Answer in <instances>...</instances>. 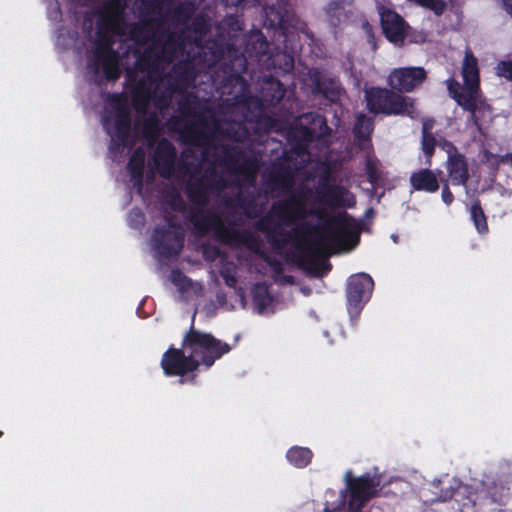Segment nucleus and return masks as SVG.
<instances>
[{
	"mask_svg": "<svg viewBox=\"0 0 512 512\" xmlns=\"http://www.w3.org/2000/svg\"><path fill=\"white\" fill-rule=\"evenodd\" d=\"M313 198L314 224L302 222L291 230H284L274 224L271 214H267L253 226L266 234L273 250L283 256L286 264L303 270L309 276L320 277V184L314 186Z\"/></svg>",
	"mask_w": 512,
	"mask_h": 512,
	"instance_id": "nucleus-1",
	"label": "nucleus"
},
{
	"mask_svg": "<svg viewBox=\"0 0 512 512\" xmlns=\"http://www.w3.org/2000/svg\"><path fill=\"white\" fill-rule=\"evenodd\" d=\"M354 195L344 186L322 184V250L333 253L352 250L359 242L361 232L358 222L344 211L326 213V207H352Z\"/></svg>",
	"mask_w": 512,
	"mask_h": 512,
	"instance_id": "nucleus-2",
	"label": "nucleus"
},
{
	"mask_svg": "<svg viewBox=\"0 0 512 512\" xmlns=\"http://www.w3.org/2000/svg\"><path fill=\"white\" fill-rule=\"evenodd\" d=\"M206 207H190L187 216L188 221L193 225L196 232L205 236L214 231L216 236L223 242L234 246H244L252 253L258 255L271 269L272 278L278 285H294L295 278L292 275L284 274V267L281 261L268 255L262 249L260 238L250 230L229 229L222 221L218 213L205 209Z\"/></svg>",
	"mask_w": 512,
	"mask_h": 512,
	"instance_id": "nucleus-3",
	"label": "nucleus"
},
{
	"mask_svg": "<svg viewBox=\"0 0 512 512\" xmlns=\"http://www.w3.org/2000/svg\"><path fill=\"white\" fill-rule=\"evenodd\" d=\"M345 90L332 78L322 79V145L334 142L338 149H332L322 161V175L336 171L342 164L344 141L338 136L341 118L343 116V101Z\"/></svg>",
	"mask_w": 512,
	"mask_h": 512,
	"instance_id": "nucleus-4",
	"label": "nucleus"
},
{
	"mask_svg": "<svg viewBox=\"0 0 512 512\" xmlns=\"http://www.w3.org/2000/svg\"><path fill=\"white\" fill-rule=\"evenodd\" d=\"M464 87L455 80L448 81V90L456 102L471 113L474 123L481 126L491 120L490 107L479 95V70L472 51L466 50L462 67Z\"/></svg>",
	"mask_w": 512,
	"mask_h": 512,
	"instance_id": "nucleus-5",
	"label": "nucleus"
},
{
	"mask_svg": "<svg viewBox=\"0 0 512 512\" xmlns=\"http://www.w3.org/2000/svg\"><path fill=\"white\" fill-rule=\"evenodd\" d=\"M207 48L210 50L216 63L223 62L224 73L226 76L220 82L222 94L233 95L234 89L239 88L237 94L233 96L236 101L242 97L247 83L242 73L246 71V58L240 53L235 45L224 40H210L207 42Z\"/></svg>",
	"mask_w": 512,
	"mask_h": 512,
	"instance_id": "nucleus-6",
	"label": "nucleus"
},
{
	"mask_svg": "<svg viewBox=\"0 0 512 512\" xmlns=\"http://www.w3.org/2000/svg\"><path fill=\"white\" fill-rule=\"evenodd\" d=\"M212 158L215 164L224 168L228 173L241 177V183L254 187L261 167L258 156L247 152L239 146L230 144H215Z\"/></svg>",
	"mask_w": 512,
	"mask_h": 512,
	"instance_id": "nucleus-7",
	"label": "nucleus"
},
{
	"mask_svg": "<svg viewBox=\"0 0 512 512\" xmlns=\"http://www.w3.org/2000/svg\"><path fill=\"white\" fill-rule=\"evenodd\" d=\"M182 348L190 350L194 358L200 361V365L202 364L206 368L212 367L217 360L231 351V346L228 343L217 339L210 333L195 329L194 319L183 337Z\"/></svg>",
	"mask_w": 512,
	"mask_h": 512,
	"instance_id": "nucleus-8",
	"label": "nucleus"
},
{
	"mask_svg": "<svg viewBox=\"0 0 512 512\" xmlns=\"http://www.w3.org/2000/svg\"><path fill=\"white\" fill-rule=\"evenodd\" d=\"M265 25L275 30L279 37H283L284 49V67L283 70L289 72L294 68V56L300 46L296 43L295 18L287 9L276 7L274 5L265 8Z\"/></svg>",
	"mask_w": 512,
	"mask_h": 512,
	"instance_id": "nucleus-9",
	"label": "nucleus"
},
{
	"mask_svg": "<svg viewBox=\"0 0 512 512\" xmlns=\"http://www.w3.org/2000/svg\"><path fill=\"white\" fill-rule=\"evenodd\" d=\"M227 187L224 176L215 168L208 167L187 180L184 192L191 207H207L211 196L219 195Z\"/></svg>",
	"mask_w": 512,
	"mask_h": 512,
	"instance_id": "nucleus-10",
	"label": "nucleus"
},
{
	"mask_svg": "<svg viewBox=\"0 0 512 512\" xmlns=\"http://www.w3.org/2000/svg\"><path fill=\"white\" fill-rule=\"evenodd\" d=\"M366 100L368 109L374 113L413 117L415 112L414 99L403 96L392 88H371L366 91Z\"/></svg>",
	"mask_w": 512,
	"mask_h": 512,
	"instance_id": "nucleus-11",
	"label": "nucleus"
},
{
	"mask_svg": "<svg viewBox=\"0 0 512 512\" xmlns=\"http://www.w3.org/2000/svg\"><path fill=\"white\" fill-rule=\"evenodd\" d=\"M196 125H200L210 132V135H208L205 132L195 131V134L200 137L212 138L218 134L229 141L243 143L249 140L251 136L250 130L244 121L219 119L215 116H211L208 120L204 115H199Z\"/></svg>",
	"mask_w": 512,
	"mask_h": 512,
	"instance_id": "nucleus-12",
	"label": "nucleus"
},
{
	"mask_svg": "<svg viewBox=\"0 0 512 512\" xmlns=\"http://www.w3.org/2000/svg\"><path fill=\"white\" fill-rule=\"evenodd\" d=\"M160 365L166 376L184 377L188 373L196 371L200 366V361L191 353L185 355L183 349L170 346L162 355ZM184 381L183 378L180 379V383H184Z\"/></svg>",
	"mask_w": 512,
	"mask_h": 512,
	"instance_id": "nucleus-13",
	"label": "nucleus"
},
{
	"mask_svg": "<svg viewBox=\"0 0 512 512\" xmlns=\"http://www.w3.org/2000/svg\"><path fill=\"white\" fill-rule=\"evenodd\" d=\"M113 108V127L110 126V119L108 117L103 119V127L110 135L114 144L124 147L128 144L131 135V113L124 101L119 97H117V101L114 103Z\"/></svg>",
	"mask_w": 512,
	"mask_h": 512,
	"instance_id": "nucleus-14",
	"label": "nucleus"
},
{
	"mask_svg": "<svg viewBox=\"0 0 512 512\" xmlns=\"http://www.w3.org/2000/svg\"><path fill=\"white\" fill-rule=\"evenodd\" d=\"M289 150H284L283 157L288 162L300 159L302 162L309 160V143L314 140V131L306 126L293 125L286 133Z\"/></svg>",
	"mask_w": 512,
	"mask_h": 512,
	"instance_id": "nucleus-15",
	"label": "nucleus"
},
{
	"mask_svg": "<svg viewBox=\"0 0 512 512\" xmlns=\"http://www.w3.org/2000/svg\"><path fill=\"white\" fill-rule=\"evenodd\" d=\"M376 8L380 15L381 26L385 36L394 43H403L408 34L409 25L406 21L391 9L385 0H377Z\"/></svg>",
	"mask_w": 512,
	"mask_h": 512,
	"instance_id": "nucleus-16",
	"label": "nucleus"
},
{
	"mask_svg": "<svg viewBox=\"0 0 512 512\" xmlns=\"http://www.w3.org/2000/svg\"><path fill=\"white\" fill-rule=\"evenodd\" d=\"M153 249L156 254L165 259L179 255L184 245L183 231H173L165 226L155 227L152 234Z\"/></svg>",
	"mask_w": 512,
	"mask_h": 512,
	"instance_id": "nucleus-17",
	"label": "nucleus"
},
{
	"mask_svg": "<svg viewBox=\"0 0 512 512\" xmlns=\"http://www.w3.org/2000/svg\"><path fill=\"white\" fill-rule=\"evenodd\" d=\"M427 78L423 67H401L393 69L388 75L389 86L398 92H412Z\"/></svg>",
	"mask_w": 512,
	"mask_h": 512,
	"instance_id": "nucleus-18",
	"label": "nucleus"
},
{
	"mask_svg": "<svg viewBox=\"0 0 512 512\" xmlns=\"http://www.w3.org/2000/svg\"><path fill=\"white\" fill-rule=\"evenodd\" d=\"M345 479L350 491L349 509L351 512H360L372 497L375 484L368 477L354 478L351 472L346 473Z\"/></svg>",
	"mask_w": 512,
	"mask_h": 512,
	"instance_id": "nucleus-19",
	"label": "nucleus"
},
{
	"mask_svg": "<svg viewBox=\"0 0 512 512\" xmlns=\"http://www.w3.org/2000/svg\"><path fill=\"white\" fill-rule=\"evenodd\" d=\"M177 150L167 139H161L153 153L154 165L162 178L170 179L175 174Z\"/></svg>",
	"mask_w": 512,
	"mask_h": 512,
	"instance_id": "nucleus-20",
	"label": "nucleus"
},
{
	"mask_svg": "<svg viewBox=\"0 0 512 512\" xmlns=\"http://www.w3.org/2000/svg\"><path fill=\"white\" fill-rule=\"evenodd\" d=\"M197 77V70L190 60H181L175 63L168 75V82L172 91H184L193 86Z\"/></svg>",
	"mask_w": 512,
	"mask_h": 512,
	"instance_id": "nucleus-21",
	"label": "nucleus"
},
{
	"mask_svg": "<svg viewBox=\"0 0 512 512\" xmlns=\"http://www.w3.org/2000/svg\"><path fill=\"white\" fill-rule=\"evenodd\" d=\"M305 212L304 202L295 196L276 202L271 208V213L286 225L304 218Z\"/></svg>",
	"mask_w": 512,
	"mask_h": 512,
	"instance_id": "nucleus-22",
	"label": "nucleus"
},
{
	"mask_svg": "<svg viewBox=\"0 0 512 512\" xmlns=\"http://www.w3.org/2000/svg\"><path fill=\"white\" fill-rule=\"evenodd\" d=\"M94 56L96 60L101 63L107 80L115 81L120 77L119 55L118 52L111 47V42H108L104 47L100 45L98 49H95Z\"/></svg>",
	"mask_w": 512,
	"mask_h": 512,
	"instance_id": "nucleus-23",
	"label": "nucleus"
},
{
	"mask_svg": "<svg viewBox=\"0 0 512 512\" xmlns=\"http://www.w3.org/2000/svg\"><path fill=\"white\" fill-rule=\"evenodd\" d=\"M285 95L283 84L273 77L267 78L259 92L258 102L261 108H272L280 103Z\"/></svg>",
	"mask_w": 512,
	"mask_h": 512,
	"instance_id": "nucleus-24",
	"label": "nucleus"
},
{
	"mask_svg": "<svg viewBox=\"0 0 512 512\" xmlns=\"http://www.w3.org/2000/svg\"><path fill=\"white\" fill-rule=\"evenodd\" d=\"M131 104L134 110L140 115L148 113L152 101V88L150 81L145 78L139 79L130 90Z\"/></svg>",
	"mask_w": 512,
	"mask_h": 512,
	"instance_id": "nucleus-25",
	"label": "nucleus"
},
{
	"mask_svg": "<svg viewBox=\"0 0 512 512\" xmlns=\"http://www.w3.org/2000/svg\"><path fill=\"white\" fill-rule=\"evenodd\" d=\"M155 19H143L130 24L129 38L139 46L146 45L155 36Z\"/></svg>",
	"mask_w": 512,
	"mask_h": 512,
	"instance_id": "nucleus-26",
	"label": "nucleus"
},
{
	"mask_svg": "<svg viewBox=\"0 0 512 512\" xmlns=\"http://www.w3.org/2000/svg\"><path fill=\"white\" fill-rule=\"evenodd\" d=\"M373 286L371 277L365 273L353 275L348 286V301L352 305L361 302L363 293L370 291Z\"/></svg>",
	"mask_w": 512,
	"mask_h": 512,
	"instance_id": "nucleus-27",
	"label": "nucleus"
},
{
	"mask_svg": "<svg viewBox=\"0 0 512 512\" xmlns=\"http://www.w3.org/2000/svg\"><path fill=\"white\" fill-rule=\"evenodd\" d=\"M124 24V13L122 14V19L112 24L109 20L104 19V9L100 11V19L98 21V30H97V41H96V49L99 48L100 45L103 47L109 42H111V47H113L112 37L108 34L110 30L114 31L118 35H122L124 31L121 26Z\"/></svg>",
	"mask_w": 512,
	"mask_h": 512,
	"instance_id": "nucleus-28",
	"label": "nucleus"
},
{
	"mask_svg": "<svg viewBox=\"0 0 512 512\" xmlns=\"http://www.w3.org/2000/svg\"><path fill=\"white\" fill-rule=\"evenodd\" d=\"M185 46V30L168 31L164 34L162 47L163 55L166 60L173 61L178 50L183 49Z\"/></svg>",
	"mask_w": 512,
	"mask_h": 512,
	"instance_id": "nucleus-29",
	"label": "nucleus"
},
{
	"mask_svg": "<svg viewBox=\"0 0 512 512\" xmlns=\"http://www.w3.org/2000/svg\"><path fill=\"white\" fill-rule=\"evenodd\" d=\"M234 203L248 218H257L262 213V208L257 204V196L253 191L240 190L235 195Z\"/></svg>",
	"mask_w": 512,
	"mask_h": 512,
	"instance_id": "nucleus-30",
	"label": "nucleus"
},
{
	"mask_svg": "<svg viewBox=\"0 0 512 512\" xmlns=\"http://www.w3.org/2000/svg\"><path fill=\"white\" fill-rule=\"evenodd\" d=\"M447 171L456 184L466 185L469 180L468 163L464 155L459 154L447 159Z\"/></svg>",
	"mask_w": 512,
	"mask_h": 512,
	"instance_id": "nucleus-31",
	"label": "nucleus"
},
{
	"mask_svg": "<svg viewBox=\"0 0 512 512\" xmlns=\"http://www.w3.org/2000/svg\"><path fill=\"white\" fill-rule=\"evenodd\" d=\"M410 184L415 190L435 192L439 189L436 173L427 168L413 173L410 177Z\"/></svg>",
	"mask_w": 512,
	"mask_h": 512,
	"instance_id": "nucleus-32",
	"label": "nucleus"
},
{
	"mask_svg": "<svg viewBox=\"0 0 512 512\" xmlns=\"http://www.w3.org/2000/svg\"><path fill=\"white\" fill-rule=\"evenodd\" d=\"M163 59H165V57L160 48L148 46L143 52L138 53L135 68L140 72H147L157 67L159 62Z\"/></svg>",
	"mask_w": 512,
	"mask_h": 512,
	"instance_id": "nucleus-33",
	"label": "nucleus"
},
{
	"mask_svg": "<svg viewBox=\"0 0 512 512\" xmlns=\"http://www.w3.org/2000/svg\"><path fill=\"white\" fill-rule=\"evenodd\" d=\"M186 32L194 34V43L200 45L211 29V19L208 14L200 12L196 14L188 26L182 28Z\"/></svg>",
	"mask_w": 512,
	"mask_h": 512,
	"instance_id": "nucleus-34",
	"label": "nucleus"
},
{
	"mask_svg": "<svg viewBox=\"0 0 512 512\" xmlns=\"http://www.w3.org/2000/svg\"><path fill=\"white\" fill-rule=\"evenodd\" d=\"M145 151L142 147H137L127 164V169L132 177L138 183H141L144 176Z\"/></svg>",
	"mask_w": 512,
	"mask_h": 512,
	"instance_id": "nucleus-35",
	"label": "nucleus"
},
{
	"mask_svg": "<svg viewBox=\"0 0 512 512\" xmlns=\"http://www.w3.org/2000/svg\"><path fill=\"white\" fill-rule=\"evenodd\" d=\"M196 12V6L190 1L180 2L171 12L172 22L184 27L188 26L189 21Z\"/></svg>",
	"mask_w": 512,
	"mask_h": 512,
	"instance_id": "nucleus-36",
	"label": "nucleus"
},
{
	"mask_svg": "<svg viewBox=\"0 0 512 512\" xmlns=\"http://www.w3.org/2000/svg\"><path fill=\"white\" fill-rule=\"evenodd\" d=\"M251 295L259 313L264 312L272 303V297L265 283H256L251 290Z\"/></svg>",
	"mask_w": 512,
	"mask_h": 512,
	"instance_id": "nucleus-37",
	"label": "nucleus"
},
{
	"mask_svg": "<svg viewBox=\"0 0 512 512\" xmlns=\"http://www.w3.org/2000/svg\"><path fill=\"white\" fill-rule=\"evenodd\" d=\"M312 457L313 453L310 449L298 446L290 448L286 453L288 462L297 468L306 467L310 464Z\"/></svg>",
	"mask_w": 512,
	"mask_h": 512,
	"instance_id": "nucleus-38",
	"label": "nucleus"
},
{
	"mask_svg": "<svg viewBox=\"0 0 512 512\" xmlns=\"http://www.w3.org/2000/svg\"><path fill=\"white\" fill-rule=\"evenodd\" d=\"M352 5L351 0H332L327 7V14L332 25L336 26L342 18L347 16V12Z\"/></svg>",
	"mask_w": 512,
	"mask_h": 512,
	"instance_id": "nucleus-39",
	"label": "nucleus"
},
{
	"mask_svg": "<svg viewBox=\"0 0 512 512\" xmlns=\"http://www.w3.org/2000/svg\"><path fill=\"white\" fill-rule=\"evenodd\" d=\"M201 172V166L195 161L177 158L175 164V174L173 177L182 179L184 177L192 178Z\"/></svg>",
	"mask_w": 512,
	"mask_h": 512,
	"instance_id": "nucleus-40",
	"label": "nucleus"
},
{
	"mask_svg": "<svg viewBox=\"0 0 512 512\" xmlns=\"http://www.w3.org/2000/svg\"><path fill=\"white\" fill-rule=\"evenodd\" d=\"M174 93H180V91H172L169 82L167 81V86L165 88H160V86H157L154 90H152L151 102H153L157 109H167L171 103Z\"/></svg>",
	"mask_w": 512,
	"mask_h": 512,
	"instance_id": "nucleus-41",
	"label": "nucleus"
},
{
	"mask_svg": "<svg viewBox=\"0 0 512 512\" xmlns=\"http://www.w3.org/2000/svg\"><path fill=\"white\" fill-rule=\"evenodd\" d=\"M102 9H104V19L115 24L122 19L125 3L123 0H108L104 3Z\"/></svg>",
	"mask_w": 512,
	"mask_h": 512,
	"instance_id": "nucleus-42",
	"label": "nucleus"
},
{
	"mask_svg": "<svg viewBox=\"0 0 512 512\" xmlns=\"http://www.w3.org/2000/svg\"><path fill=\"white\" fill-rule=\"evenodd\" d=\"M372 132V120L366 115H359L354 127V133L360 140L366 141Z\"/></svg>",
	"mask_w": 512,
	"mask_h": 512,
	"instance_id": "nucleus-43",
	"label": "nucleus"
},
{
	"mask_svg": "<svg viewBox=\"0 0 512 512\" xmlns=\"http://www.w3.org/2000/svg\"><path fill=\"white\" fill-rule=\"evenodd\" d=\"M471 216L474 221L475 227L479 232L487 231V222L485 214L479 204H474L471 207Z\"/></svg>",
	"mask_w": 512,
	"mask_h": 512,
	"instance_id": "nucleus-44",
	"label": "nucleus"
},
{
	"mask_svg": "<svg viewBox=\"0 0 512 512\" xmlns=\"http://www.w3.org/2000/svg\"><path fill=\"white\" fill-rule=\"evenodd\" d=\"M366 172L369 178V181L372 184H376L381 179V172L379 171V163L378 160L367 156L366 159Z\"/></svg>",
	"mask_w": 512,
	"mask_h": 512,
	"instance_id": "nucleus-45",
	"label": "nucleus"
},
{
	"mask_svg": "<svg viewBox=\"0 0 512 512\" xmlns=\"http://www.w3.org/2000/svg\"><path fill=\"white\" fill-rule=\"evenodd\" d=\"M143 133L146 137L156 136L159 132V121L155 114H150L143 121Z\"/></svg>",
	"mask_w": 512,
	"mask_h": 512,
	"instance_id": "nucleus-46",
	"label": "nucleus"
},
{
	"mask_svg": "<svg viewBox=\"0 0 512 512\" xmlns=\"http://www.w3.org/2000/svg\"><path fill=\"white\" fill-rule=\"evenodd\" d=\"M167 203L169 207L175 212L184 213L187 210V205L178 192L170 193L167 198Z\"/></svg>",
	"mask_w": 512,
	"mask_h": 512,
	"instance_id": "nucleus-47",
	"label": "nucleus"
},
{
	"mask_svg": "<svg viewBox=\"0 0 512 512\" xmlns=\"http://www.w3.org/2000/svg\"><path fill=\"white\" fill-rule=\"evenodd\" d=\"M435 145L436 139L433 134H422V150L429 160L434 153Z\"/></svg>",
	"mask_w": 512,
	"mask_h": 512,
	"instance_id": "nucleus-48",
	"label": "nucleus"
},
{
	"mask_svg": "<svg viewBox=\"0 0 512 512\" xmlns=\"http://www.w3.org/2000/svg\"><path fill=\"white\" fill-rule=\"evenodd\" d=\"M195 103V99L193 101L190 98H184L178 103L179 112L185 117L196 116V112L194 111L192 104Z\"/></svg>",
	"mask_w": 512,
	"mask_h": 512,
	"instance_id": "nucleus-49",
	"label": "nucleus"
},
{
	"mask_svg": "<svg viewBox=\"0 0 512 512\" xmlns=\"http://www.w3.org/2000/svg\"><path fill=\"white\" fill-rule=\"evenodd\" d=\"M497 74L512 80V60L500 62L497 66Z\"/></svg>",
	"mask_w": 512,
	"mask_h": 512,
	"instance_id": "nucleus-50",
	"label": "nucleus"
},
{
	"mask_svg": "<svg viewBox=\"0 0 512 512\" xmlns=\"http://www.w3.org/2000/svg\"><path fill=\"white\" fill-rule=\"evenodd\" d=\"M291 179V175L289 172L284 171L283 168H280L279 170L275 171L271 175V180L275 184H284L286 182H289Z\"/></svg>",
	"mask_w": 512,
	"mask_h": 512,
	"instance_id": "nucleus-51",
	"label": "nucleus"
},
{
	"mask_svg": "<svg viewBox=\"0 0 512 512\" xmlns=\"http://www.w3.org/2000/svg\"><path fill=\"white\" fill-rule=\"evenodd\" d=\"M167 225H164L166 228H169L173 231H183L181 225L177 221V217L171 213H165L163 216Z\"/></svg>",
	"mask_w": 512,
	"mask_h": 512,
	"instance_id": "nucleus-52",
	"label": "nucleus"
},
{
	"mask_svg": "<svg viewBox=\"0 0 512 512\" xmlns=\"http://www.w3.org/2000/svg\"><path fill=\"white\" fill-rule=\"evenodd\" d=\"M220 275L223 278L225 285L230 288H235L237 285V278L230 269H222Z\"/></svg>",
	"mask_w": 512,
	"mask_h": 512,
	"instance_id": "nucleus-53",
	"label": "nucleus"
},
{
	"mask_svg": "<svg viewBox=\"0 0 512 512\" xmlns=\"http://www.w3.org/2000/svg\"><path fill=\"white\" fill-rule=\"evenodd\" d=\"M440 146L447 153V159L460 154L457 148L446 140L442 141Z\"/></svg>",
	"mask_w": 512,
	"mask_h": 512,
	"instance_id": "nucleus-54",
	"label": "nucleus"
},
{
	"mask_svg": "<svg viewBox=\"0 0 512 512\" xmlns=\"http://www.w3.org/2000/svg\"><path fill=\"white\" fill-rule=\"evenodd\" d=\"M363 30L366 34V37H367L368 42L370 43L372 49H376L377 45H376L375 36H374L373 29H372L371 25L367 22L364 23Z\"/></svg>",
	"mask_w": 512,
	"mask_h": 512,
	"instance_id": "nucleus-55",
	"label": "nucleus"
},
{
	"mask_svg": "<svg viewBox=\"0 0 512 512\" xmlns=\"http://www.w3.org/2000/svg\"><path fill=\"white\" fill-rule=\"evenodd\" d=\"M312 92L314 95L320 94V71L318 68L314 69Z\"/></svg>",
	"mask_w": 512,
	"mask_h": 512,
	"instance_id": "nucleus-56",
	"label": "nucleus"
},
{
	"mask_svg": "<svg viewBox=\"0 0 512 512\" xmlns=\"http://www.w3.org/2000/svg\"><path fill=\"white\" fill-rule=\"evenodd\" d=\"M442 199L443 201L446 203V204H451L452 201H453V195L448 187V185L445 183L443 185V189H442Z\"/></svg>",
	"mask_w": 512,
	"mask_h": 512,
	"instance_id": "nucleus-57",
	"label": "nucleus"
},
{
	"mask_svg": "<svg viewBox=\"0 0 512 512\" xmlns=\"http://www.w3.org/2000/svg\"><path fill=\"white\" fill-rule=\"evenodd\" d=\"M129 216L131 221L135 220L139 223H143L144 221V214L139 209L131 210Z\"/></svg>",
	"mask_w": 512,
	"mask_h": 512,
	"instance_id": "nucleus-58",
	"label": "nucleus"
},
{
	"mask_svg": "<svg viewBox=\"0 0 512 512\" xmlns=\"http://www.w3.org/2000/svg\"><path fill=\"white\" fill-rule=\"evenodd\" d=\"M434 120L433 119H425L423 121L422 134H432L431 129L433 127Z\"/></svg>",
	"mask_w": 512,
	"mask_h": 512,
	"instance_id": "nucleus-59",
	"label": "nucleus"
},
{
	"mask_svg": "<svg viewBox=\"0 0 512 512\" xmlns=\"http://www.w3.org/2000/svg\"><path fill=\"white\" fill-rule=\"evenodd\" d=\"M324 253H327V254H334L333 252H331V251H330V250H328V249H323V250H322V255H323ZM330 269H331V265L326 261V259H324V258L322 257V275H323L325 272L329 271Z\"/></svg>",
	"mask_w": 512,
	"mask_h": 512,
	"instance_id": "nucleus-60",
	"label": "nucleus"
},
{
	"mask_svg": "<svg viewBox=\"0 0 512 512\" xmlns=\"http://www.w3.org/2000/svg\"><path fill=\"white\" fill-rule=\"evenodd\" d=\"M259 48L261 53H265L268 48V42L263 37L259 40Z\"/></svg>",
	"mask_w": 512,
	"mask_h": 512,
	"instance_id": "nucleus-61",
	"label": "nucleus"
},
{
	"mask_svg": "<svg viewBox=\"0 0 512 512\" xmlns=\"http://www.w3.org/2000/svg\"><path fill=\"white\" fill-rule=\"evenodd\" d=\"M172 275H173L174 282H176L178 280V278L187 279V277L179 270H174L172 272Z\"/></svg>",
	"mask_w": 512,
	"mask_h": 512,
	"instance_id": "nucleus-62",
	"label": "nucleus"
},
{
	"mask_svg": "<svg viewBox=\"0 0 512 512\" xmlns=\"http://www.w3.org/2000/svg\"><path fill=\"white\" fill-rule=\"evenodd\" d=\"M504 6L506 11L511 15L512 17V0H503Z\"/></svg>",
	"mask_w": 512,
	"mask_h": 512,
	"instance_id": "nucleus-63",
	"label": "nucleus"
},
{
	"mask_svg": "<svg viewBox=\"0 0 512 512\" xmlns=\"http://www.w3.org/2000/svg\"><path fill=\"white\" fill-rule=\"evenodd\" d=\"M245 0H226V4L228 6H239L240 4H242Z\"/></svg>",
	"mask_w": 512,
	"mask_h": 512,
	"instance_id": "nucleus-64",
	"label": "nucleus"
}]
</instances>
